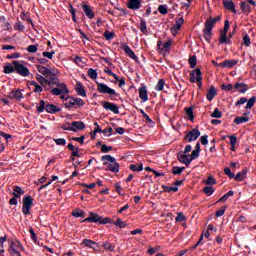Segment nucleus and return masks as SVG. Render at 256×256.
Wrapping results in <instances>:
<instances>
[{"mask_svg":"<svg viewBox=\"0 0 256 256\" xmlns=\"http://www.w3.org/2000/svg\"><path fill=\"white\" fill-rule=\"evenodd\" d=\"M3 73H5V75L17 73V75H20V77H29V75H31L29 68L23 65V63H21L19 60H13L12 63H7L4 66Z\"/></svg>","mask_w":256,"mask_h":256,"instance_id":"nucleus-1","label":"nucleus"},{"mask_svg":"<svg viewBox=\"0 0 256 256\" xmlns=\"http://www.w3.org/2000/svg\"><path fill=\"white\" fill-rule=\"evenodd\" d=\"M43 111L50 113V115H55V113H59L61 111V108L55 106L54 104H49L48 101L40 100V105L36 107V112L43 113Z\"/></svg>","mask_w":256,"mask_h":256,"instance_id":"nucleus-2","label":"nucleus"},{"mask_svg":"<svg viewBox=\"0 0 256 256\" xmlns=\"http://www.w3.org/2000/svg\"><path fill=\"white\" fill-rule=\"evenodd\" d=\"M81 107H85V101L81 98L70 96V98L66 100L65 108L68 109V111L81 109Z\"/></svg>","mask_w":256,"mask_h":256,"instance_id":"nucleus-3","label":"nucleus"},{"mask_svg":"<svg viewBox=\"0 0 256 256\" xmlns=\"http://www.w3.org/2000/svg\"><path fill=\"white\" fill-rule=\"evenodd\" d=\"M96 85L98 93H102L103 95H110V99L113 101L115 100L113 97H119V94L115 91V89L108 87L107 84L96 82Z\"/></svg>","mask_w":256,"mask_h":256,"instance_id":"nucleus-4","label":"nucleus"},{"mask_svg":"<svg viewBox=\"0 0 256 256\" xmlns=\"http://www.w3.org/2000/svg\"><path fill=\"white\" fill-rule=\"evenodd\" d=\"M213 27H215V22H212V20L208 18L203 29V37L207 43H211V37H213Z\"/></svg>","mask_w":256,"mask_h":256,"instance_id":"nucleus-5","label":"nucleus"},{"mask_svg":"<svg viewBox=\"0 0 256 256\" xmlns=\"http://www.w3.org/2000/svg\"><path fill=\"white\" fill-rule=\"evenodd\" d=\"M231 25L229 24V20H225L224 29L220 31L219 43L221 45H231V39L227 38V33H229Z\"/></svg>","mask_w":256,"mask_h":256,"instance_id":"nucleus-6","label":"nucleus"},{"mask_svg":"<svg viewBox=\"0 0 256 256\" xmlns=\"http://www.w3.org/2000/svg\"><path fill=\"white\" fill-rule=\"evenodd\" d=\"M21 251H25V248L19 240L10 242L8 252L11 256H21Z\"/></svg>","mask_w":256,"mask_h":256,"instance_id":"nucleus-7","label":"nucleus"},{"mask_svg":"<svg viewBox=\"0 0 256 256\" xmlns=\"http://www.w3.org/2000/svg\"><path fill=\"white\" fill-rule=\"evenodd\" d=\"M203 74L201 73V69L196 68L190 72V83H198L199 89L203 87Z\"/></svg>","mask_w":256,"mask_h":256,"instance_id":"nucleus-8","label":"nucleus"},{"mask_svg":"<svg viewBox=\"0 0 256 256\" xmlns=\"http://www.w3.org/2000/svg\"><path fill=\"white\" fill-rule=\"evenodd\" d=\"M38 73H40L43 77H46V79H53L57 77V74L55 73V69L47 68L45 66L37 65L36 66Z\"/></svg>","mask_w":256,"mask_h":256,"instance_id":"nucleus-9","label":"nucleus"},{"mask_svg":"<svg viewBox=\"0 0 256 256\" xmlns=\"http://www.w3.org/2000/svg\"><path fill=\"white\" fill-rule=\"evenodd\" d=\"M191 149L193 147L191 145H186L184 151H179L177 154L178 161H195V159H191Z\"/></svg>","mask_w":256,"mask_h":256,"instance_id":"nucleus-10","label":"nucleus"},{"mask_svg":"<svg viewBox=\"0 0 256 256\" xmlns=\"http://www.w3.org/2000/svg\"><path fill=\"white\" fill-rule=\"evenodd\" d=\"M199 137H201V132L199 131V128L196 127L186 133L184 141H187L188 143H193V141H197Z\"/></svg>","mask_w":256,"mask_h":256,"instance_id":"nucleus-11","label":"nucleus"},{"mask_svg":"<svg viewBox=\"0 0 256 256\" xmlns=\"http://www.w3.org/2000/svg\"><path fill=\"white\" fill-rule=\"evenodd\" d=\"M31 207H33V198L31 196H24L23 206H22V213L24 215H30L31 214Z\"/></svg>","mask_w":256,"mask_h":256,"instance_id":"nucleus-12","label":"nucleus"},{"mask_svg":"<svg viewBox=\"0 0 256 256\" xmlns=\"http://www.w3.org/2000/svg\"><path fill=\"white\" fill-rule=\"evenodd\" d=\"M56 85V87H58V88H52L51 89V93L53 94V95H56V96H59V95H61V94H65V95H68V93H69V89L67 88V84H65V83H57V84H55Z\"/></svg>","mask_w":256,"mask_h":256,"instance_id":"nucleus-13","label":"nucleus"},{"mask_svg":"<svg viewBox=\"0 0 256 256\" xmlns=\"http://www.w3.org/2000/svg\"><path fill=\"white\" fill-rule=\"evenodd\" d=\"M101 105L106 111H111L114 115H119V106L117 104L104 101Z\"/></svg>","mask_w":256,"mask_h":256,"instance_id":"nucleus-14","label":"nucleus"},{"mask_svg":"<svg viewBox=\"0 0 256 256\" xmlns=\"http://www.w3.org/2000/svg\"><path fill=\"white\" fill-rule=\"evenodd\" d=\"M59 83V78L56 76L54 78H48V82L43 84L44 91H50L53 89L54 85H57Z\"/></svg>","mask_w":256,"mask_h":256,"instance_id":"nucleus-15","label":"nucleus"},{"mask_svg":"<svg viewBox=\"0 0 256 256\" xmlns=\"http://www.w3.org/2000/svg\"><path fill=\"white\" fill-rule=\"evenodd\" d=\"M122 49H123L124 53H126V55H128V57H130V59H133V61H136V63H139V58L137 57V55H135V52L132 51V49H131V47H129V45L123 44Z\"/></svg>","mask_w":256,"mask_h":256,"instance_id":"nucleus-16","label":"nucleus"},{"mask_svg":"<svg viewBox=\"0 0 256 256\" xmlns=\"http://www.w3.org/2000/svg\"><path fill=\"white\" fill-rule=\"evenodd\" d=\"M106 171H111L112 173H119V163L115 161L104 162Z\"/></svg>","mask_w":256,"mask_h":256,"instance_id":"nucleus-17","label":"nucleus"},{"mask_svg":"<svg viewBox=\"0 0 256 256\" xmlns=\"http://www.w3.org/2000/svg\"><path fill=\"white\" fill-rule=\"evenodd\" d=\"M138 93H139V97L140 99L145 103L146 101H149V95L147 94V86L142 85V87H140L138 89Z\"/></svg>","mask_w":256,"mask_h":256,"instance_id":"nucleus-18","label":"nucleus"},{"mask_svg":"<svg viewBox=\"0 0 256 256\" xmlns=\"http://www.w3.org/2000/svg\"><path fill=\"white\" fill-rule=\"evenodd\" d=\"M127 7L132 11H137L138 9H141V0H128Z\"/></svg>","mask_w":256,"mask_h":256,"instance_id":"nucleus-19","label":"nucleus"},{"mask_svg":"<svg viewBox=\"0 0 256 256\" xmlns=\"http://www.w3.org/2000/svg\"><path fill=\"white\" fill-rule=\"evenodd\" d=\"M7 97L8 99H15L16 101H21V99H23V93H21V90H12Z\"/></svg>","mask_w":256,"mask_h":256,"instance_id":"nucleus-20","label":"nucleus"},{"mask_svg":"<svg viewBox=\"0 0 256 256\" xmlns=\"http://www.w3.org/2000/svg\"><path fill=\"white\" fill-rule=\"evenodd\" d=\"M82 9H83L86 17H88V19H95V12H93V9H91V6H89L87 4H83Z\"/></svg>","mask_w":256,"mask_h":256,"instance_id":"nucleus-21","label":"nucleus"},{"mask_svg":"<svg viewBox=\"0 0 256 256\" xmlns=\"http://www.w3.org/2000/svg\"><path fill=\"white\" fill-rule=\"evenodd\" d=\"M84 222H88V223H101V216H99V214L90 212V217L84 219Z\"/></svg>","mask_w":256,"mask_h":256,"instance_id":"nucleus-22","label":"nucleus"},{"mask_svg":"<svg viewBox=\"0 0 256 256\" xmlns=\"http://www.w3.org/2000/svg\"><path fill=\"white\" fill-rule=\"evenodd\" d=\"M75 91L77 95H79L80 97H87V92L85 91V87H83V84L80 81L76 82Z\"/></svg>","mask_w":256,"mask_h":256,"instance_id":"nucleus-23","label":"nucleus"},{"mask_svg":"<svg viewBox=\"0 0 256 256\" xmlns=\"http://www.w3.org/2000/svg\"><path fill=\"white\" fill-rule=\"evenodd\" d=\"M238 64L239 60H225L222 62V69H233Z\"/></svg>","mask_w":256,"mask_h":256,"instance_id":"nucleus-24","label":"nucleus"},{"mask_svg":"<svg viewBox=\"0 0 256 256\" xmlns=\"http://www.w3.org/2000/svg\"><path fill=\"white\" fill-rule=\"evenodd\" d=\"M223 6L227 11L237 13V10L235 9V3H233V0L223 1Z\"/></svg>","mask_w":256,"mask_h":256,"instance_id":"nucleus-25","label":"nucleus"},{"mask_svg":"<svg viewBox=\"0 0 256 256\" xmlns=\"http://www.w3.org/2000/svg\"><path fill=\"white\" fill-rule=\"evenodd\" d=\"M216 95H217V90L215 89V86H210L209 90L206 93L207 101H213Z\"/></svg>","mask_w":256,"mask_h":256,"instance_id":"nucleus-26","label":"nucleus"},{"mask_svg":"<svg viewBox=\"0 0 256 256\" xmlns=\"http://www.w3.org/2000/svg\"><path fill=\"white\" fill-rule=\"evenodd\" d=\"M234 89H237L238 93H247L249 86L245 83H236Z\"/></svg>","mask_w":256,"mask_h":256,"instance_id":"nucleus-27","label":"nucleus"},{"mask_svg":"<svg viewBox=\"0 0 256 256\" xmlns=\"http://www.w3.org/2000/svg\"><path fill=\"white\" fill-rule=\"evenodd\" d=\"M251 121V118L248 116H237L234 119L235 125H242V123H249Z\"/></svg>","mask_w":256,"mask_h":256,"instance_id":"nucleus-28","label":"nucleus"},{"mask_svg":"<svg viewBox=\"0 0 256 256\" xmlns=\"http://www.w3.org/2000/svg\"><path fill=\"white\" fill-rule=\"evenodd\" d=\"M201 153V143L197 142L195 145V149L191 153V159H198Z\"/></svg>","mask_w":256,"mask_h":256,"instance_id":"nucleus-29","label":"nucleus"},{"mask_svg":"<svg viewBox=\"0 0 256 256\" xmlns=\"http://www.w3.org/2000/svg\"><path fill=\"white\" fill-rule=\"evenodd\" d=\"M240 8L243 11V13H246V15H249L253 9L251 8V5H249L247 2L242 1L240 2Z\"/></svg>","mask_w":256,"mask_h":256,"instance_id":"nucleus-30","label":"nucleus"},{"mask_svg":"<svg viewBox=\"0 0 256 256\" xmlns=\"http://www.w3.org/2000/svg\"><path fill=\"white\" fill-rule=\"evenodd\" d=\"M32 87H34V93H43V85H39L35 80L29 82Z\"/></svg>","mask_w":256,"mask_h":256,"instance_id":"nucleus-31","label":"nucleus"},{"mask_svg":"<svg viewBox=\"0 0 256 256\" xmlns=\"http://www.w3.org/2000/svg\"><path fill=\"white\" fill-rule=\"evenodd\" d=\"M13 191L14 192L12 193V195L18 199L21 197V195H25V190H23V188H21L20 186H14Z\"/></svg>","mask_w":256,"mask_h":256,"instance_id":"nucleus-32","label":"nucleus"},{"mask_svg":"<svg viewBox=\"0 0 256 256\" xmlns=\"http://www.w3.org/2000/svg\"><path fill=\"white\" fill-rule=\"evenodd\" d=\"M72 127L76 129V131H83V129H85V123L82 121H74L72 122Z\"/></svg>","mask_w":256,"mask_h":256,"instance_id":"nucleus-33","label":"nucleus"},{"mask_svg":"<svg viewBox=\"0 0 256 256\" xmlns=\"http://www.w3.org/2000/svg\"><path fill=\"white\" fill-rule=\"evenodd\" d=\"M247 176V170H242L241 172H238L236 176L234 175L235 181H245V177Z\"/></svg>","mask_w":256,"mask_h":256,"instance_id":"nucleus-34","label":"nucleus"},{"mask_svg":"<svg viewBox=\"0 0 256 256\" xmlns=\"http://www.w3.org/2000/svg\"><path fill=\"white\" fill-rule=\"evenodd\" d=\"M68 149L71 151V157H81L79 155V148H75L73 144H68Z\"/></svg>","mask_w":256,"mask_h":256,"instance_id":"nucleus-35","label":"nucleus"},{"mask_svg":"<svg viewBox=\"0 0 256 256\" xmlns=\"http://www.w3.org/2000/svg\"><path fill=\"white\" fill-rule=\"evenodd\" d=\"M233 195H235V192H233V190L228 191L226 194H224L218 201L217 203H225V201H227V199H229V197H233Z\"/></svg>","mask_w":256,"mask_h":256,"instance_id":"nucleus-36","label":"nucleus"},{"mask_svg":"<svg viewBox=\"0 0 256 256\" xmlns=\"http://www.w3.org/2000/svg\"><path fill=\"white\" fill-rule=\"evenodd\" d=\"M0 21L1 23H4L2 26L4 31H11V29H13V26H11L9 22H5L6 21L5 16L0 17Z\"/></svg>","mask_w":256,"mask_h":256,"instance_id":"nucleus-37","label":"nucleus"},{"mask_svg":"<svg viewBox=\"0 0 256 256\" xmlns=\"http://www.w3.org/2000/svg\"><path fill=\"white\" fill-rule=\"evenodd\" d=\"M36 80L38 81V83H40V85H44V83H49V78L41 75V74H36Z\"/></svg>","mask_w":256,"mask_h":256,"instance_id":"nucleus-38","label":"nucleus"},{"mask_svg":"<svg viewBox=\"0 0 256 256\" xmlns=\"http://www.w3.org/2000/svg\"><path fill=\"white\" fill-rule=\"evenodd\" d=\"M140 31L144 35H147V21L143 18L140 19Z\"/></svg>","mask_w":256,"mask_h":256,"instance_id":"nucleus-39","label":"nucleus"},{"mask_svg":"<svg viewBox=\"0 0 256 256\" xmlns=\"http://www.w3.org/2000/svg\"><path fill=\"white\" fill-rule=\"evenodd\" d=\"M185 113L188 116L189 121H193L195 119V115L193 114V107H186Z\"/></svg>","mask_w":256,"mask_h":256,"instance_id":"nucleus-40","label":"nucleus"},{"mask_svg":"<svg viewBox=\"0 0 256 256\" xmlns=\"http://www.w3.org/2000/svg\"><path fill=\"white\" fill-rule=\"evenodd\" d=\"M172 41L168 40L166 43L163 44L161 51H163L164 53H169V51H171V45H172Z\"/></svg>","mask_w":256,"mask_h":256,"instance_id":"nucleus-41","label":"nucleus"},{"mask_svg":"<svg viewBox=\"0 0 256 256\" xmlns=\"http://www.w3.org/2000/svg\"><path fill=\"white\" fill-rule=\"evenodd\" d=\"M210 117L213 119H221V117H223V112H221L219 108H215Z\"/></svg>","mask_w":256,"mask_h":256,"instance_id":"nucleus-42","label":"nucleus"},{"mask_svg":"<svg viewBox=\"0 0 256 256\" xmlns=\"http://www.w3.org/2000/svg\"><path fill=\"white\" fill-rule=\"evenodd\" d=\"M256 97L252 96L249 100L246 101V107L245 109H253L255 106Z\"/></svg>","mask_w":256,"mask_h":256,"instance_id":"nucleus-43","label":"nucleus"},{"mask_svg":"<svg viewBox=\"0 0 256 256\" xmlns=\"http://www.w3.org/2000/svg\"><path fill=\"white\" fill-rule=\"evenodd\" d=\"M103 37H105L106 41H111V39H115V32L106 30L103 34Z\"/></svg>","mask_w":256,"mask_h":256,"instance_id":"nucleus-44","label":"nucleus"},{"mask_svg":"<svg viewBox=\"0 0 256 256\" xmlns=\"http://www.w3.org/2000/svg\"><path fill=\"white\" fill-rule=\"evenodd\" d=\"M188 63L191 67V69H195V67H197V56L193 55L190 56Z\"/></svg>","mask_w":256,"mask_h":256,"instance_id":"nucleus-45","label":"nucleus"},{"mask_svg":"<svg viewBox=\"0 0 256 256\" xmlns=\"http://www.w3.org/2000/svg\"><path fill=\"white\" fill-rule=\"evenodd\" d=\"M162 188L165 193H171V191H173L174 193H177V191H179V187L177 186L169 187V186L163 185Z\"/></svg>","mask_w":256,"mask_h":256,"instance_id":"nucleus-46","label":"nucleus"},{"mask_svg":"<svg viewBox=\"0 0 256 256\" xmlns=\"http://www.w3.org/2000/svg\"><path fill=\"white\" fill-rule=\"evenodd\" d=\"M69 13L72 16V21H74V23H77V14H76V10L73 7V5H69Z\"/></svg>","mask_w":256,"mask_h":256,"instance_id":"nucleus-47","label":"nucleus"},{"mask_svg":"<svg viewBox=\"0 0 256 256\" xmlns=\"http://www.w3.org/2000/svg\"><path fill=\"white\" fill-rule=\"evenodd\" d=\"M114 225H116V227H120V229H125V227H127V223L121 220V218H117Z\"/></svg>","mask_w":256,"mask_h":256,"instance_id":"nucleus-48","label":"nucleus"},{"mask_svg":"<svg viewBox=\"0 0 256 256\" xmlns=\"http://www.w3.org/2000/svg\"><path fill=\"white\" fill-rule=\"evenodd\" d=\"M26 51H28V53H37V51H39V44L29 45Z\"/></svg>","mask_w":256,"mask_h":256,"instance_id":"nucleus-49","label":"nucleus"},{"mask_svg":"<svg viewBox=\"0 0 256 256\" xmlns=\"http://www.w3.org/2000/svg\"><path fill=\"white\" fill-rule=\"evenodd\" d=\"M14 29H15V31L23 32V31H25V25H23V22L18 21L14 24Z\"/></svg>","mask_w":256,"mask_h":256,"instance_id":"nucleus-50","label":"nucleus"},{"mask_svg":"<svg viewBox=\"0 0 256 256\" xmlns=\"http://www.w3.org/2000/svg\"><path fill=\"white\" fill-rule=\"evenodd\" d=\"M183 23H185V19L183 17H180L176 20L175 25L173 26L176 30H180Z\"/></svg>","mask_w":256,"mask_h":256,"instance_id":"nucleus-51","label":"nucleus"},{"mask_svg":"<svg viewBox=\"0 0 256 256\" xmlns=\"http://www.w3.org/2000/svg\"><path fill=\"white\" fill-rule=\"evenodd\" d=\"M83 243L86 247H90L91 249H95V245L97 246V242H94V241L89 240V239H84Z\"/></svg>","mask_w":256,"mask_h":256,"instance_id":"nucleus-52","label":"nucleus"},{"mask_svg":"<svg viewBox=\"0 0 256 256\" xmlns=\"http://www.w3.org/2000/svg\"><path fill=\"white\" fill-rule=\"evenodd\" d=\"M203 193H205L206 195H208V197H211V195L213 193H215V189H213V186H206L203 189Z\"/></svg>","mask_w":256,"mask_h":256,"instance_id":"nucleus-53","label":"nucleus"},{"mask_svg":"<svg viewBox=\"0 0 256 256\" xmlns=\"http://www.w3.org/2000/svg\"><path fill=\"white\" fill-rule=\"evenodd\" d=\"M102 247H104L106 251H111V252L115 251V246L110 242H103Z\"/></svg>","mask_w":256,"mask_h":256,"instance_id":"nucleus-54","label":"nucleus"},{"mask_svg":"<svg viewBox=\"0 0 256 256\" xmlns=\"http://www.w3.org/2000/svg\"><path fill=\"white\" fill-rule=\"evenodd\" d=\"M165 87V80L160 79L155 86V91H163V88Z\"/></svg>","mask_w":256,"mask_h":256,"instance_id":"nucleus-55","label":"nucleus"},{"mask_svg":"<svg viewBox=\"0 0 256 256\" xmlns=\"http://www.w3.org/2000/svg\"><path fill=\"white\" fill-rule=\"evenodd\" d=\"M185 167H177V166H174L172 167V173L173 175H181V173H183Z\"/></svg>","mask_w":256,"mask_h":256,"instance_id":"nucleus-56","label":"nucleus"},{"mask_svg":"<svg viewBox=\"0 0 256 256\" xmlns=\"http://www.w3.org/2000/svg\"><path fill=\"white\" fill-rule=\"evenodd\" d=\"M243 44L246 46V47H250L251 46V38L249 37V34H245L243 36Z\"/></svg>","mask_w":256,"mask_h":256,"instance_id":"nucleus-57","label":"nucleus"},{"mask_svg":"<svg viewBox=\"0 0 256 256\" xmlns=\"http://www.w3.org/2000/svg\"><path fill=\"white\" fill-rule=\"evenodd\" d=\"M88 77H90V79H96L97 78V70L90 68L88 69Z\"/></svg>","mask_w":256,"mask_h":256,"instance_id":"nucleus-58","label":"nucleus"},{"mask_svg":"<svg viewBox=\"0 0 256 256\" xmlns=\"http://www.w3.org/2000/svg\"><path fill=\"white\" fill-rule=\"evenodd\" d=\"M143 169V164L137 165V164H131L130 170L131 171H141Z\"/></svg>","mask_w":256,"mask_h":256,"instance_id":"nucleus-59","label":"nucleus"},{"mask_svg":"<svg viewBox=\"0 0 256 256\" xmlns=\"http://www.w3.org/2000/svg\"><path fill=\"white\" fill-rule=\"evenodd\" d=\"M206 185H217V180L213 176H209L205 181Z\"/></svg>","mask_w":256,"mask_h":256,"instance_id":"nucleus-60","label":"nucleus"},{"mask_svg":"<svg viewBox=\"0 0 256 256\" xmlns=\"http://www.w3.org/2000/svg\"><path fill=\"white\" fill-rule=\"evenodd\" d=\"M54 143H56V145L65 146L67 144V140H65V138H56L54 139Z\"/></svg>","mask_w":256,"mask_h":256,"instance_id":"nucleus-61","label":"nucleus"},{"mask_svg":"<svg viewBox=\"0 0 256 256\" xmlns=\"http://www.w3.org/2000/svg\"><path fill=\"white\" fill-rule=\"evenodd\" d=\"M109 151H113V146H107L105 144L101 146L102 153H109Z\"/></svg>","mask_w":256,"mask_h":256,"instance_id":"nucleus-62","label":"nucleus"},{"mask_svg":"<svg viewBox=\"0 0 256 256\" xmlns=\"http://www.w3.org/2000/svg\"><path fill=\"white\" fill-rule=\"evenodd\" d=\"M158 11L161 13V15H167V6L166 5H159L158 6Z\"/></svg>","mask_w":256,"mask_h":256,"instance_id":"nucleus-63","label":"nucleus"},{"mask_svg":"<svg viewBox=\"0 0 256 256\" xmlns=\"http://www.w3.org/2000/svg\"><path fill=\"white\" fill-rule=\"evenodd\" d=\"M21 58V53L16 52L13 53L12 55H7L6 59H20Z\"/></svg>","mask_w":256,"mask_h":256,"instance_id":"nucleus-64","label":"nucleus"}]
</instances>
